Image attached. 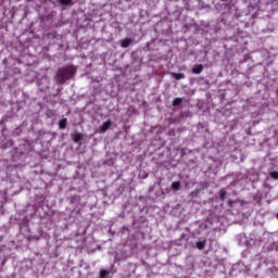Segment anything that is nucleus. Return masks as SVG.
Returning a JSON list of instances; mask_svg holds the SVG:
<instances>
[{
	"label": "nucleus",
	"mask_w": 278,
	"mask_h": 278,
	"mask_svg": "<svg viewBox=\"0 0 278 278\" xmlns=\"http://www.w3.org/2000/svg\"><path fill=\"white\" fill-rule=\"evenodd\" d=\"M109 275H110V270L108 269L100 270V278H108Z\"/></svg>",
	"instance_id": "11"
},
{
	"label": "nucleus",
	"mask_w": 278,
	"mask_h": 278,
	"mask_svg": "<svg viewBox=\"0 0 278 278\" xmlns=\"http://www.w3.org/2000/svg\"><path fill=\"white\" fill-rule=\"evenodd\" d=\"M77 73V67L75 65H65L56 71L55 79L59 84L64 85L68 79H73Z\"/></svg>",
	"instance_id": "1"
},
{
	"label": "nucleus",
	"mask_w": 278,
	"mask_h": 278,
	"mask_svg": "<svg viewBox=\"0 0 278 278\" xmlns=\"http://www.w3.org/2000/svg\"><path fill=\"white\" fill-rule=\"evenodd\" d=\"M67 123H68V119L62 118L61 121H59V128L60 129H66V124Z\"/></svg>",
	"instance_id": "9"
},
{
	"label": "nucleus",
	"mask_w": 278,
	"mask_h": 278,
	"mask_svg": "<svg viewBox=\"0 0 278 278\" xmlns=\"http://www.w3.org/2000/svg\"><path fill=\"white\" fill-rule=\"evenodd\" d=\"M276 218L278 219V213L276 214Z\"/></svg>",
	"instance_id": "16"
},
{
	"label": "nucleus",
	"mask_w": 278,
	"mask_h": 278,
	"mask_svg": "<svg viewBox=\"0 0 278 278\" xmlns=\"http://www.w3.org/2000/svg\"><path fill=\"white\" fill-rule=\"evenodd\" d=\"M228 205L231 207V205H233V201H229Z\"/></svg>",
	"instance_id": "15"
},
{
	"label": "nucleus",
	"mask_w": 278,
	"mask_h": 278,
	"mask_svg": "<svg viewBox=\"0 0 278 278\" xmlns=\"http://www.w3.org/2000/svg\"><path fill=\"white\" fill-rule=\"evenodd\" d=\"M110 127H112V121L108 119L106 122H104L101 126V131H108V129H110Z\"/></svg>",
	"instance_id": "3"
},
{
	"label": "nucleus",
	"mask_w": 278,
	"mask_h": 278,
	"mask_svg": "<svg viewBox=\"0 0 278 278\" xmlns=\"http://www.w3.org/2000/svg\"><path fill=\"white\" fill-rule=\"evenodd\" d=\"M129 45H131V39L126 38V39L122 40L121 47H123V49H127V47H129Z\"/></svg>",
	"instance_id": "7"
},
{
	"label": "nucleus",
	"mask_w": 278,
	"mask_h": 278,
	"mask_svg": "<svg viewBox=\"0 0 278 278\" xmlns=\"http://www.w3.org/2000/svg\"><path fill=\"white\" fill-rule=\"evenodd\" d=\"M172 77H174V79H185L186 75L184 73H172Z\"/></svg>",
	"instance_id": "6"
},
{
	"label": "nucleus",
	"mask_w": 278,
	"mask_h": 278,
	"mask_svg": "<svg viewBox=\"0 0 278 278\" xmlns=\"http://www.w3.org/2000/svg\"><path fill=\"white\" fill-rule=\"evenodd\" d=\"M73 0H60L61 5H71Z\"/></svg>",
	"instance_id": "13"
},
{
	"label": "nucleus",
	"mask_w": 278,
	"mask_h": 278,
	"mask_svg": "<svg viewBox=\"0 0 278 278\" xmlns=\"http://www.w3.org/2000/svg\"><path fill=\"white\" fill-rule=\"evenodd\" d=\"M172 190H181V182L180 181H174L172 182Z\"/></svg>",
	"instance_id": "10"
},
{
	"label": "nucleus",
	"mask_w": 278,
	"mask_h": 278,
	"mask_svg": "<svg viewBox=\"0 0 278 278\" xmlns=\"http://www.w3.org/2000/svg\"><path fill=\"white\" fill-rule=\"evenodd\" d=\"M73 142H81L84 140V134H74L72 135Z\"/></svg>",
	"instance_id": "5"
},
{
	"label": "nucleus",
	"mask_w": 278,
	"mask_h": 278,
	"mask_svg": "<svg viewBox=\"0 0 278 278\" xmlns=\"http://www.w3.org/2000/svg\"><path fill=\"white\" fill-rule=\"evenodd\" d=\"M222 1H227V0H222Z\"/></svg>",
	"instance_id": "17"
},
{
	"label": "nucleus",
	"mask_w": 278,
	"mask_h": 278,
	"mask_svg": "<svg viewBox=\"0 0 278 278\" xmlns=\"http://www.w3.org/2000/svg\"><path fill=\"white\" fill-rule=\"evenodd\" d=\"M191 73H193V75H201V73H203V64L193 66Z\"/></svg>",
	"instance_id": "2"
},
{
	"label": "nucleus",
	"mask_w": 278,
	"mask_h": 278,
	"mask_svg": "<svg viewBox=\"0 0 278 278\" xmlns=\"http://www.w3.org/2000/svg\"><path fill=\"white\" fill-rule=\"evenodd\" d=\"M226 197H227V191H225L224 189H222L220 192H219V199H220V201H225Z\"/></svg>",
	"instance_id": "12"
},
{
	"label": "nucleus",
	"mask_w": 278,
	"mask_h": 278,
	"mask_svg": "<svg viewBox=\"0 0 278 278\" xmlns=\"http://www.w3.org/2000/svg\"><path fill=\"white\" fill-rule=\"evenodd\" d=\"M269 176L271 177V179H278V172H270Z\"/></svg>",
	"instance_id": "14"
},
{
	"label": "nucleus",
	"mask_w": 278,
	"mask_h": 278,
	"mask_svg": "<svg viewBox=\"0 0 278 278\" xmlns=\"http://www.w3.org/2000/svg\"><path fill=\"white\" fill-rule=\"evenodd\" d=\"M207 244V240H202V241H198L195 243V247L199 251H203V249H205V245Z\"/></svg>",
	"instance_id": "4"
},
{
	"label": "nucleus",
	"mask_w": 278,
	"mask_h": 278,
	"mask_svg": "<svg viewBox=\"0 0 278 278\" xmlns=\"http://www.w3.org/2000/svg\"><path fill=\"white\" fill-rule=\"evenodd\" d=\"M181 103H184V98H176V99L173 100L172 105L174 108H177V105H181Z\"/></svg>",
	"instance_id": "8"
}]
</instances>
